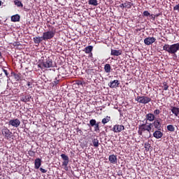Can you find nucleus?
Returning <instances> with one entry per match:
<instances>
[{
  "label": "nucleus",
  "instance_id": "nucleus-1",
  "mask_svg": "<svg viewBox=\"0 0 179 179\" xmlns=\"http://www.w3.org/2000/svg\"><path fill=\"white\" fill-rule=\"evenodd\" d=\"M163 50H165L169 54L176 55L179 51V42L172 45L165 44L163 46Z\"/></svg>",
  "mask_w": 179,
  "mask_h": 179
},
{
  "label": "nucleus",
  "instance_id": "nucleus-2",
  "mask_svg": "<svg viewBox=\"0 0 179 179\" xmlns=\"http://www.w3.org/2000/svg\"><path fill=\"white\" fill-rule=\"evenodd\" d=\"M38 67H39L41 69H48L54 67V64L52 59L48 57L45 59H43L42 62L38 64Z\"/></svg>",
  "mask_w": 179,
  "mask_h": 179
},
{
  "label": "nucleus",
  "instance_id": "nucleus-3",
  "mask_svg": "<svg viewBox=\"0 0 179 179\" xmlns=\"http://www.w3.org/2000/svg\"><path fill=\"white\" fill-rule=\"evenodd\" d=\"M135 101L138 103L146 105L152 101V99L147 96H138L137 98L135 99Z\"/></svg>",
  "mask_w": 179,
  "mask_h": 179
},
{
  "label": "nucleus",
  "instance_id": "nucleus-4",
  "mask_svg": "<svg viewBox=\"0 0 179 179\" xmlns=\"http://www.w3.org/2000/svg\"><path fill=\"white\" fill-rule=\"evenodd\" d=\"M90 127H94V131L96 133H100V124L101 122H96L95 119H92L89 122Z\"/></svg>",
  "mask_w": 179,
  "mask_h": 179
},
{
  "label": "nucleus",
  "instance_id": "nucleus-5",
  "mask_svg": "<svg viewBox=\"0 0 179 179\" xmlns=\"http://www.w3.org/2000/svg\"><path fill=\"white\" fill-rule=\"evenodd\" d=\"M1 135H3L6 140L10 141L11 136H13V133L8 127H3V129H1Z\"/></svg>",
  "mask_w": 179,
  "mask_h": 179
},
{
  "label": "nucleus",
  "instance_id": "nucleus-6",
  "mask_svg": "<svg viewBox=\"0 0 179 179\" xmlns=\"http://www.w3.org/2000/svg\"><path fill=\"white\" fill-rule=\"evenodd\" d=\"M152 123H150L154 127V129L157 130H161L162 129V120L161 118H156Z\"/></svg>",
  "mask_w": 179,
  "mask_h": 179
},
{
  "label": "nucleus",
  "instance_id": "nucleus-7",
  "mask_svg": "<svg viewBox=\"0 0 179 179\" xmlns=\"http://www.w3.org/2000/svg\"><path fill=\"white\" fill-rule=\"evenodd\" d=\"M55 36V31H49L47 32H44L43 33V36H41L43 38V40H44L45 41L52 39V38H54Z\"/></svg>",
  "mask_w": 179,
  "mask_h": 179
},
{
  "label": "nucleus",
  "instance_id": "nucleus-8",
  "mask_svg": "<svg viewBox=\"0 0 179 179\" xmlns=\"http://www.w3.org/2000/svg\"><path fill=\"white\" fill-rule=\"evenodd\" d=\"M140 126H143V128L148 129V131L145 132V134H143V138H150V131H152V126L151 124L147 125L146 124H142Z\"/></svg>",
  "mask_w": 179,
  "mask_h": 179
},
{
  "label": "nucleus",
  "instance_id": "nucleus-9",
  "mask_svg": "<svg viewBox=\"0 0 179 179\" xmlns=\"http://www.w3.org/2000/svg\"><path fill=\"white\" fill-rule=\"evenodd\" d=\"M20 124H21V122H20V120H19L18 118L10 120L8 122V126L9 127H15V128L19 127V126H20Z\"/></svg>",
  "mask_w": 179,
  "mask_h": 179
},
{
  "label": "nucleus",
  "instance_id": "nucleus-10",
  "mask_svg": "<svg viewBox=\"0 0 179 179\" xmlns=\"http://www.w3.org/2000/svg\"><path fill=\"white\" fill-rule=\"evenodd\" d=\"M60 156L63 161H64L62 162V166L67 167L68 164H69V157L65 154H61Z\"/></svg>",
  "mask_w": 179,
  "mask_h": 179
},
{
  "label": "nucleus",
  "instance_id": "nucleus-11",
  "mask_svg": "<svg viewBox=\"0 0 179 179\" xmlns=\"http://www.w3.org/2000/svg\"><path fill=\"white\" fill-rule=\"evenodd\" d=\"M124 129V126L116 124L113 127L112 131H114V133H120Z\"/></svg>",
  "mask_w": 179,
  "mask_h": 179
},
{
  "label": "nucleus",
  "instance_id": "nucleus-12",
  "mask_svg": "<svg viewBox=\"0 0 179 179\" xmlns=\"http://www.w3.org/2000/svg\"><path fill=\"white\" fill-rule=\"evenodd\" d=\"M148 131V129L144 128V125H139L138 134L144 138L145 133Z\"/></svg>",
  "mask_w": 179,
  "mask_h": 179
},
{
  "label": "nucleus",
  "instance_id": "nucleus-13",
  "mask_svg": "<svg viewBox=\"0 0 179 179\" xmlns=\"http://www.w3.org/2000/svg\"><path fill=\"white\" fill-rule=\"evenodd\" d=\"M156 41V38L154 37H148L145 38V41H143V43H145V45H152L153 43Z\"/></svg>",
  "mask_w": 179,
  "mask_h": 179
},
{
  "label": "nucleus",
  "instance_id": "nucleus-14",
  "mask_svg": "<svg viewBox=\"0 0 179 179\" xmlns=\"http://www.w3.org/2000/svg\"><path fill=\"white\" fill-rule=\"evenodd\" d=\"M156 117V115H154L152 113H150L145 115V120L148 122H154L157 119Z\"/></svg>",
  "mask_w": 179,
  "mask_h": 179
},
{
  "label": "nucleus",
  "instance_id": "nucleus-15",
  "mask_svg": "<svg viewBox=\"0 0 179 179\" xmlns=\"http://www.w3.org/2000/svg\"><path fill=\"white\" fill-rule=\"evenodd\" d=\"M14 78L17 82L24 80L25 77L22 76L21 73H13Z\"/></svg>",
  "mask_w": 179,
  "mask_h": 179
},
{
  "label": "nucleus",
  "instance_id": "nucleus-16",
  "mask_svg": "<svg viewBox=\"0 0 179 179\" xmlns=\"http://www.w3.org/2000/svg\"><path fill=\"white\" fill-rule=\"evenodd\" d=\"M120 83L118 80H112L108 83V86L110 88H115L119 87Z\"/></svg>",
  "mask_w": 179,
  "mask_h": 179
},
{
  "label": "nucleus",
  "instance_id": "nucleus-17",
  "mask_svg": "<svg viewBox=\"0 0 179 179\" xmlns=\"http://www.w3.org/2000/svg\"><path fill=\"white\" fill-rule=\"evenodd\" d=\"M133 3L131 1H125L123 3H120V7L122 8L129 9L131 8Z\"/></svg>",
  "mask_w": 179,
  "mask_h": 179
},
{
  "label": "nucleus",
  "instance_id": "nucleus-18",
  "mask_svg": "<svg viewBox=\"0 0 179 179\" xmlns=\"http://www.w3.org/2000/svg\"><path fill=\"white\" fill-rule=\"evenodd\" d=\"M153 136L156 139L162 138L163 136V133L161 131V130L157 129V131H154Z\"/></svg>",
  "mask_w": 179,
  "mask_h": 179
},
{
  "label": "nucleus",
  "instance_id": "nucleus-19",
  "mask_svg": "<svg viewBox=\"0 0 179 179\" xmlns=\"http://www.w3.org/2000/svg\"><path fill=\"white\" fill-rule=\"evenodd\" d=\"M109 162L112 164H117V156L115 155H109Z\"/></svg>",
  "mask_w": 179,
  "mask_h": 179
},
{
  "label": "nucleus",
  "instance_id": "nucleus-20",
  "mask_svg": "<svg viewBox=\"0 0 179 179\" xmlns=\"http://www.w3.org/2000/svg\"><path fill=\"white\" fill-rule=\"evenodd\" d=\"M171 108L172 114H173L174 116L178 117L179 115V108L171 106Z\"/></svg>",
  "mask_w": 179,
  "mask_h": 179
},
{
  "label": "nucleus",
  "instance_id": "nucleus-21",
  "mask_svg": "<svg viewBox=\"0 0 179 179\" xmlns=\"http://www.w3.org/2000/svg\"><path fill=\"white\" fill-rule=\"evenodd\" d=\"M41 166V158H36L34 162V169H38Z\"/></svg>",
  "mask_w": 179,
  "mask_h": 179
},
{
  "label": "nucleus",
  "instance_id": "nucleus-22",
  "mask_svg": "<svg viewBox=\"0 0 179 179\" xmlns=\"http://www.w3.org/2000/svg\"><path fill=\"white\" fill-rule=\"evenodd\" d=\"M31 95H22L21 97V101L24 103L29 102L31 100Z\"/></svg>",
  "mask_w": 179,
  "mask_h": 179
},
{
  "label": "nucleus",
  "instance_id": "nucleus-23",
  "mask_svg": "<svg viewBox=\"0 0 179 179\" xmlns=\"http://www.w3.org/2000/svg\"><path fill=\"white\" fill-rule=\"evenodd\" d=\"M120 55H122L121 50H116L111 49V56H120Z\"/></svg>",
  "mask_w": 179,
  "mask_h": 179
},
{
  "label": "nucleus",
  "instance_id": "nucleus-24",
  "mask_svg": "<svg viewBox=\"0 0 179 179\" xmlns=\"http://www.w3.org/2000/svg\"><path fill=\"white\" fill-rule=\"evenodd\" d=\"M43 41H44L43 37L36 36L34 38V42L36 45H39L40 43H41Z\"/></svg>",
  "mask_w": 179,
  "mask_h": 179
},
{
  "label": "nucleus",
  "instance_id": "nucleus-25",
  "mask_svg": "<svg viewBox=\"0 0 179 179\" xmlns=\"http://www.w3.org/2000/svg\"><path fill=\"white\" fill-rule=\"evenodd\" d=\"M20 15L17 14V15H14L11 17V22H20Z\"/></svg>",
  "mask_w": 179,
  "mask_h": 179
},
{
  "label": "nucleus",
  "instance_id": "nucleus-26",
  "mask_svg": "<svg viewBox=\"0 0 179 179\" xmlns=\"http://www.w3.org/2000/svg\"><path fill=\"white\" fill-rule=\"evenodd\" d=\"M93 50V46L92 45H89L84 48L83 52H85L86 54H90L92 52Z\"/></svg>",
  "mask_w": 179,
  "mask_h": 179
},
{
  "label": "nucleus",
  "instance_id": "nucleus-27",
  "mask_svg": "<svg viewBox=\"0 0 179 179\" xmlns=\"http://www.w3.org/2000/svg\"><path fill=\"white\" fill-rule=\"evenodd\" d=\"M104 71L106 73H109L111 72V66L109 64H106L104 65Z\"/></svg>",
  "mask_w": 179,
  "mask_h": 179
},
{
  "label": "nucleus",
  "instance_id": "nucleus-28",
  "mask_svg": "<svg viewBox=\"0 0 179 179\" xmlns=\"http://www.w3.org/2000/svg\"><path fill=\"white\" fill-rule=\"evenodd\" d=\"M110 121V116H106V118L102 119L101 123L103 124H106L108 123Z\"/></svg>",
  "mask_w": 179,
  "mask_h": 179
},
{
  "label": "nucleus",
  "instance_id": "nucleus-29",
  "mask_svg": "<svg viewBox=\"0 0 179 179\" xmlns=\"http://www.w3.org/2000/svg\"><path fill=\"white\" fill-rule=\"evenodd\" d=\"M92 142L93 143V146L94 148H98L99 147V143L98 138H94Z\"/></svg>",
  "mask_w": 179,
  "mask_h": 179
},
{
  "label": "nucleus",
  "instance_id": "nucleus-30",
  "mask_svg": "<svg viewBox=\"0 0 179 179\" xmlns=\"http://www.w3.org/2000/svg\"><path fill=\"white\" fill-rule=\"evenodd\" d=\"M166 129L171 132L175 131V127H173L172 124H169L166 126Z\"/></svg>",
  "mask_w": 179,
  "mask_h": 179
},
{
  "label": "nucleus",
  "instance_id": "nucleus-31",
  "mask_svg": "<svg viewBox=\"0 0 179 179\" xmlns=\"http://www.w3.org/2000/svg\"><path fill=\"white\" fill-rule=\"evenodd\" d=\"M88 4L93 5L94 6H97L99 5L98 1H89Z\"/></svg>",
  "mask_w": 179,
  "mask_h": 179
},
{
  "label": "nucleus",
  "instance_id": "nucleus-32",
  "mask_svg": "<svg viewBox=\"0 0 179 179\" xmlns=\"http://www.w3.org/2000/svg\"><path fill=\"white\" fill-rule=\"evenodd\" d=\"M14 3L17 6V7H21L23 8V3H22L20 1H14Z\"/></svg>",
  "mask_w": 179,
  "mask_h": 179
},
{
  "label": "nucleus",
  "instance_id": "nucleus-33",
  "mask_svg": "<svg viewBox=\"0 0 179 179\" xmlns=\"http://www.w3.org/2000/svg\"><path fill=\"white\" fill-rule=\"evenodd\" d=\"M160 113H161V110L159 109H155V110H154L152 114L155 116H158V115H159Z\"/></svg>",
  "mask_w": 179,
  "mask_h": 179
},
{
  "label": "nucleus",
  "instance_id": "nucleus-34",
  "mask_svg": "<svg viewBox=\"0 0 179 179\" xmlns=\"http://www.w3.org/2000/svg\"><path fill=\"white\" fill-rule=\"evenodd\" d=\"M163 90H165V91H167L168 89H169V85H168V83H166V82H164L163 83Z\"/></svg>",
  "mask_w": 179,
  "mask_h": 179
},
{
  "label": "nucleus",
  "instance_id": "nucleus-35",
  "mask_svg": "<svg viewBox=\"0 0 179 179\" xmlns=\"http://www.w3.org/2000/svg\"><path fill=\"white\" fill-rule=\"evenodd\" d=\"M150 147H151V145H150V143L149 142L145 143V150L149 151Z\"/></svg>",
  "mask_w": 179,
  "mask_h": 179
},
{
  "label": "nucleus",
  "instance_id": "nucleus-36",
  "mask_svg": "<svg viewBox=\"0 0 179 179\" xmlns=\"http://www.w3.org/2000/svg\"><path fill=\"white\" fill-rule=\"evenodd\" d=\"M151 15L150 14L149 11H143V16H145V17H149Z\"/></svg>",
  "mask_w": 179,
  "mask_h": 179
},
{
  "label": "nucleus",
  "instance_id": "nucleus-37",
  "mask_svg": "<svg viewBox=\"0 0 179 179\" xmlns=\"http://www.w3.org/2000/svg\"><path fill=\"white\" fill-rule=\"evenodd\" d=\"M28 154L30 157H34L36 155V152L32 150H29Z\"/></svg>",
  "mask_w": 179,
  "mask_h": 179
},
{
  "label": "nucleus",
  "instance_id": "nucleus-38",
  "mask_svg": "<svg viewBox=\"0 0 179 179\" xmlns=\"http://www.w3.org/2000/svg\"><path fill=\"white\" fill-rule=\"evenodd\" d=\"M3 71L4 74H6V76L7 78H10L9 73H8V71H6V69H3Z\"/></svg>",
  "mask_w": 179,
  "mask_h": 179
},
{
  "label": "nucleus",
  "instance_id": "nucleus-39",
  "mask_svg": "<svg viewBox=\"0 0 179 179\" xmlns=\"http://www.w3.org/2000/svg\"><path fill=\"white\" fill-rule=\"evenodd\" d=\"M27 85L29 86V89L33 88V87L31 86V85H33V83L27 82Z\"/></svg>",
  "mask_w": 179,
  "mask_h": 179
},
{
  "label": "nucleus",
  "instance_id": "nucleus-40",
  "mask_svg": "<svg viewBox=\"0 0 179 179\" xmlns=\"http://www.w3.org/2000/svg\"><path fill=\"white\" fill-rule=\"evenodd\" d=\"M39 171H41V173H47V170L43 169V168H40Z\"/></svg>",
  "mask_w": 179,
  "mask_h": 179
},
{
  "label": "nucleus",
  "instance_id": "nucleus-41",
  "mask_svg": "<svg viewBox=\"0 0 179 179\" xmlns=\"http://www.w3.org/2000/svg\"><path fill=\"white\" fill-rule=\"evenodd\" d=\"M73 4H75L76 7H78L80 5V1H75V3H73Z\"/></svg>",
  "mask_w": 179,
  "mask_h": 179
},
{
  "label": "nucleus",
  "instance_id": "nucleus-42",
  "mask_svg": "<svg viewBox=\"0 0 179 179\" xmlns=\"http://www.w3.org/2000/svg\"><path fill=\"white\" fill-rule=\"evenodd\" d=\"M13 45H14V47H17V46L20 45V43H19V42H14Z\"/></svg>",
  "mask_w": 179,
  "mask_h": 179
},
{
  "label": "nucleus",
  "instance_id": "nucleus-43",
  "mask_svg": "<svg viewBox=\"0 0 179 179\" xmlns=\"http://www.w3.org/2000/svg\"><path fill=\"white\" fill-rule=\"evenodd\" d=\"M173 10H179V4L173 7Z\"/></svg>",
  "mask_w": 179,
  "mask_h": 179
},
{
  "label": "nucleus",
  "instance_id": "nucleus-44",
  "mask_svg": "<svg viewBox=\"0 0 179 179\" xmlns=\"http://www.w3.org/2000/svg\"><path fill=\"white\" fill-rule=\"evenodd\" d=\"M76 132L79 133V134H80V135H82V134H83L82 129H80L78 128V129H76Z\"/></svg>",
  "mask_w": 179,
  "mask_h": 179
},
{
  "label": "nucleus",
  "instance_id": "nucleus-45",
  "mask_svg": "<svg viewBox=\"0 0 179 179\" xmlns=\"http://www.w3.org/2000/svg\"><path fill=\"white\" fill-rule=\"evenodd\" d=\"M150 17L151 19H152L153 20H155L156 15H154V14H152L151 15H150Z\"/></svg>",
  "mask_w": 179,
  "mask_h": 179
},
{
  "label": "nucleus",
  "instance_id": "nucleus-46",
  "mask_svg": "<svg viewBox=\"0 0 179 179\" xmlns=\"http://www.w3.org/2000/svg\"><path fill=\"white\" fill-rule=\"evenodd\" d=\"M59 82V80H55V81H53V85H57Z\"/></svg>",
  "mask_w": 179,
  "mask_h": 179
},
{
  "label": "nucleus",
  "instance_id": "nucleus-47",
  "mask_svg": "<svg viewBox=\"0 0 179 179\" xmlns=\"http://www.w3.org/2000/svg\"><path fill=\"white\" fill-rule=\"evenodd\" d=\"M23 75L24 76V78H26L27 75H28V72L24 73Z\"/></svg>",
  "mask_w": 179,
  "mask_h": 179
},
{
  "label": "nucleus",
  "instance_id": "nucleus-48",
  "mask_svg": "<svg viewBox=\"0 0 179 179\" xmlns=\"http://www.w3.org/2000/svg\"><path fill=\"white\" fill-rule=\"evenodd\" d=\"M88 54H90V57H92V56H93L92 52H90V53H88Z\"/></svg>",
  "mask_w": 179,
  "mask_h": 179
},
{
  "label": "nucleus",
  "instance_id": "nucleus-49",
  "mask_svg": "<svg viewBox=\"0 0 179 179\" xmlns=\"http://www.w3.org/2000/svg\"><path fill=\"white\" fill-rule=\"evenodd\" d=\"M0 58H2V53L0 51Z\"/></svg>",
  "mask_w": 179,
  "mask_h": 179
},
{
  "label": "nucleus",
  "instance_id": "nucleus-50",
  "mask_svg": "<svg viewBox=\"0 0 179 179\" xmlns=\"http://www.w3.org/2000/svg\"><path fill=\"white\" fill-rule=\"evenodd\" d=\"M2 5V1H0V6Z\"/></svg>",
  "mask_w": 179,
  "mask_h": 179
},
{
  "label": "nucleus",
  "instance_id": "nucleus-51",
  "mask_svg": "<svg viewBox=\"0 0 179 179\" xmlns=\"http://www.w3.org/2000/svg\"><path fill=\"white\" fill-rule=\"evenodd\" d=\"M1 76H2V73L0 74V78H1Z\"/></svg>",
  "mask_w": 179,
  "mask_h": 179
},
{
  "label": "nucleus",
  "instance_id": "nucleus-52",
  "mask_svg": "<svg viewBox=\"0 0 179 179\" xmlns=\"http://www.w3.org/2000/svg\"><path fill=\"white\" fill-rule=\"evenodd\" d=\"M90 1H96V0H90Z\"/></svg>",
  "mask_w": 179,
  "mask_h": 179
}]
</instances>
